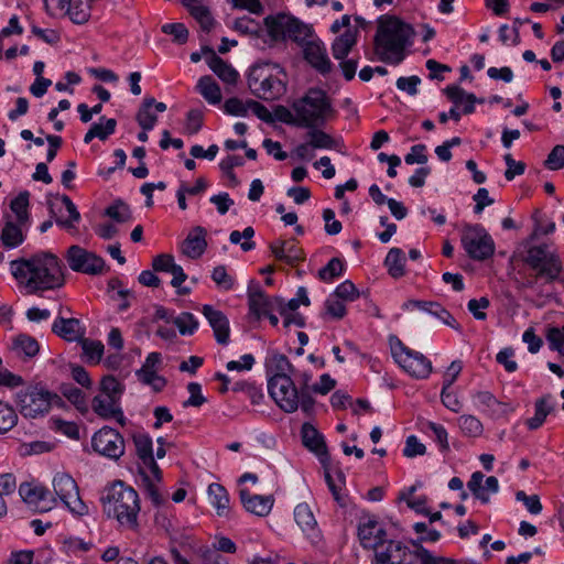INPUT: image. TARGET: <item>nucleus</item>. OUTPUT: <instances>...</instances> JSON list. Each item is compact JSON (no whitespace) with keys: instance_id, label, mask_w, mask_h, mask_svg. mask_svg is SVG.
I'll use <instances>...</instances> for the list:
<instances>
[{"instance_id":"f257e3e1","label":"nucleus","mask_w":564,"mask_h":564,"mask_svg":"<svg viewBox=\"0 0 564 564\" xmlns=\"http://www.w3.org/2000/svg\"><path fill=\"white\" fill-rule=\"evenodd\" d=\"M10 272L29 294L53 291L65 284L64 265L57 256L48 251L12 260Z\"/></svg>"},{"instance_id":"f03ea898","label":"nucleus","mask_w":564,"mask_h":564,"mask_svg":"<svg viewBox=\"0 0 564 564\" xmlns=\"http://www.w3.org/2000/svg\"><path fill=\"white\" fill-rule=\"evenodd\" d=\"M414 35L412 26L395 17H381L375 35V54L388 64L398 65L404 59L405 47Z\"/></svg>"},{"instance_id":"7ed1b4c3","label":"nucleus","mask_w":564,"mask_h":564,"mask_svg":"<svg viewBox=\"0 0 564 564\" xmlns=\"http://www.w3.org/2000/svg\"><path fill=\"white\" fill-rule=\"evenodd\" d=\"M104 512L116 519L123 529H139L140 499L138 492L123 481H116L100 499Z\"/></svg>"},{"instance_id":"20e7f679","label":"nucleus","mask_w":564,"mask_h":564,"mask_svg":"<svg viewBox=\"0 0 564 564\" xmlns=\"http://www.w3.org/2000/svg\"><path fill=\"white\" fill-rule=\"evenodd\" d=\"M292 108L297 116L296 126L313 128L324 122L334 113L332 102L326 93L318 88H311Z\"/></svg>"},{"instance_id":"39448f33","label":"nucleus","mask_w":564,"mask_h":564,"mask_svg":"<svg viewBox=\"0 0 564 564\" xmlns=\"http://www.w3.org/2000/svg\"><path fill=\"white\" fill-rule=\"evenodd\" d=\"M263 22L273 41L291 40L303 45L313 35L311 26L286 13L268 15Z\"/></svg>"},{"instance_id":"423d86ee","label":"nucleus","mask_w":564,"mask_h":564,"mask_svg":"<svg viewBox=\"0 0 564 564\" xmlns=\"http://www.w3.org/2000/svg\"><path fill=\"white\" fill-rule=\"evenodd\" d=\"M62 403L63 400L58 394L44 388L31 387L18 394V405L24 417L42 416L48 412L53 404L59 405Z\"/></svg>"},{"instance_id":"0eeeda50","label":"nucleus","mask_w":564,"mask_h":564,"mask_svg":"<svg viewBox=\"0 0 564 564\" xmlns=\"http://www.w3.org/2000/svg\"><path fill=\"white\" fill-rule=\"evenodd\" d=\"M391 354L395 362L415 379H426L433 370L432 362L423 354L408 348L398 338L391 343Z\"/></svg>"},{"instance_id":"6e6552de","label":"nucleus","mask_w":564,"mask_h":564,"mask_svg":"<svg viewBox=\"0 0 564 564\" xmlns=\"http://www.w3.org/2000/svg\"><path fill=\"white\" fill-rule=\"evenodd\" d=\"M462 245L468 257L482 261L495 252V242L486 229L480 225H468L463 229Z\"/></svg>"},{"instance_id":"1a4fd4ad","label":"nucleus","mask_w":564,"mask_h":564,"mask_svg":"<svg viewBox=\"0 0 564 564\" xmlns=\"http://www.w3.org/2000/svg\"><path fill=\"white\" fill-rule=\"evenodd\" d=\"M248 86L251 93L261 99H275L284 90L283 83L265 66L256 65L248 74Z\"/></svg>"},{"instance_id":"9d476101","label":"nucleus","mask_w":564,"mask_h":564,"mask_svg":"<svg viewBox=\"0 0 564 564\" xmlns=\"http://www.w3.org/2000/svg\"><path fill=\"white\" fill-rule=\"evenodd\" d=\"M268 390L275 403L286 413L299 408V390L291 377L272 376L268 381Z\"/></svg>"},{"instance_id":"9b49d317","label":"nucleus","mask_w":564,"mask_h":564,"mask_svg":"<svg viewBox=\"0 0 564 564\" xmlns=\"http://www.w3.org/2000/svg\"><path fill=\"white\" fill-rule=\"evenodd\" d=\"M55 495L77 516H84L88 512L87 506L79 497L76 481L67 474H57L53 479Z\"/></svg>"},{"instance_id":"f8f14e48","label":"nucleus","mask_w":564,"mask_h":564,"mask_svg":"<svg viewBox=\"0 0 564 564\" xmlns=\"http://www.w3.org/2000/svg\"><path fill=\"white\" fill-rule=\"evenodd\" d=\"M93 449L110 459H119L124 454V440L115 429L104 426L91 437Z\"/></svg>"},{"instance_id":"ddd939ff","label":"nucleus","mask_w":564,"mask_h":564,"mask_svg":"<svg viewBox=\"0 0 564 564\" xmlns=\"http://www.w3.org/2000/svg\"><path fill=\"white\" fill-rule=\"evenodd\" d=\"M69 268L75 272L90 275L102 273L105 260L77 245L70 246L65 254Z\"/></svg>"},{"instance_id":"4468645a","label":"nucleus","mask_w":564,"mask_h":564,"mask_svg":"<svg viewBox=\"0 0 564 564\" xmlns=\"http://www.w3.org/2000/svg\"><path fill=\"white\" fill-rule=\"evenodd\" d=\"M19 495L25 503L37 512L50 511L55 506V499L51 496L50 491L41 486L23 482L19 487Z\"/></svg>"},{"instance_id":"2eb2a0df","label":"nucleus","mask_w":564,"mask_h":564,"mask_svg":"<svg viewBox=\"0 0 564 564\" xmlns=\"http://www.w3.org/2000/svg\"><path fill=\"white\" fill-rule=\"evenodd\" d=\"M302 46L304 58L312 67L321 74L330 72L332 63L324 44L319 40H307Z\"/></svg>"},{"instance_id":"dca6fc26","label":"nucleus","mask_w":564,"mask_h":564,"mask_svg":"<svg viewBox=\"0 0 564 564\" xmlns=\"http://www.w3.org/2000/svg\"><path fill=\"white\" fill-rule=\"evenodd\" d=\"M301 436L303 445L313 452L323 465L329 462L324 436L311 423L306 422L302 425Z\"/></svg>"},{"instance_id":"f3484780","label":"nucleus","mask_w":564,"mask_h":564,"mask_svg":"<svg viewBox=\"0 0 564 564\" xmlns=\"http://www.w3.org/2000/svg\"><path fill=\"white\" fill-rule=\"evenodd\" d=\"M91 409L104 420L116 419L121 426L126 425V417L119 400L97 394L91 400Z\"/></svg>"},{"instance_id":"a211bd4d","label":"nucleus","mask_w":564,"mask_h":564,"mask_svg":"<svg viewBox=\"0 0 564 564\" xmlns=\"http://www.w3.org/2000/svg\"><path fill=\"white\" fill-rule=\"evenodd\" d=\"M202 53L206 55L209 68L228 85H235L239 78L238 72L226 61L220 58L209 46H203Z\"/></svg>"},{"instance_id":"6ab92c4d","label":"nucleus","mask_w":564,"mask_h":564,"mask_svg":"<svg viewBox=\"0 0 564 564\" xmlns=\"http://www.w3.org/2000/svg\"><path fill=\"white\" fill-rule=\"evenodd\" d=\"M202 313L208 321L214 330L215 338L218 344L227 345L229 341V321L226 315L214 308L212 305H204Z\"/></svg>"},{"instance_id":"aec40b11","label":"nucleus","mask_w":564,"mask_h":564,"mask_svg":"<svg viewBox=\"0 0 564 564\" xmlns=\"http://www.w3.org/2000/svg\"><path fill=\"white\" fill-rule=\"evenodd\" d=\"M275 301H278V297L267 296L260 286L257 285L254 289L249 288V311L257 319H260L263 315H269L270 312L276 311Z\"/></svg>"},{"instance_id":"412c9836","label":"nucleus","mask_w":564,"mask_h":564,"mask_svg":"<svg viewBox=\"0 0 564 564\" xmlns=\"http://www.w3.org/2000/svg\"><path fill=\"white\" fill-rule=\"evenodd\" d=\"M239 496L245 509L258 517L268 516L274 503L273 496L251 495L248 489H240Z\"/></svg>"},{"instance_id":"4be33fe9","label":"nucleus","mask_w":564,"mask_h":564,"mask_svg":"<svg viewBox=\"0 0 564 564\" xmlns=\"http://www.w3.org/2000/svg\"><path fill=\"white\" fill-rule=\"evenodd\" d=\"M207 231L200 226L194 227L182 243V252L189 259H198L207 248Z\"/></svg>"},{"instance_id":"5701e85b","label":"nucleus","mask_w":564,"mask_h":564,"mask_svg":"<svg viewBox=\"0 0 564 564\" xmlns=\"http://www.w3.org/2000/svg\"><path fill=\"white\" fill-rule=\"evenodd\" d=\"M484 474L481 471L473 473L469 481L467 482L468 489L473 492L475 498L479 499L482 503H488L490 498L487 491L492 494L498 492L499 482L495 476H490L485 480V487H482Z\"/></svg>"},{"instance_id":"b1692460","label":"nucleus","mask_w":564,"mask_h":564,"mask_svg":"<svg viewBox=\"0 0 564 564\" xmlns=\"http://www.w3.org/2000/svg\"><path fill=\"white\" fill-rule=\"evenodd\" d=\"M358 536L364 549L375 550L382 543L387 532L376 520H368L359 524Z\"/></svg>"},{"instance_id":"393cba45","label":"nucleus","mask_w":564,"mask_h":564,"mask_svg":"<svg viewBox=\"0 0 564 564\" xmlns=\"http://www.w3.org/2000/svg\"><path fill=\"white\" fill-rule=\"evenodd\" d=\"M4 226L1 230L0 241L7 249H13L24 241L23 228L26 226L20 225L12 219L11 215H4Z\"/></svg>"},{"instance_id":"a878e982","label":"nucleus","mask_w":564,"mask_h":564,"mask_svg":"<svg viewBox=\"0 0 564 564\" xmlns=\"http://www.w3.org/2000/svg\"><path fill=\"white\" fill-rule=\"evenodd\" d=\"M52 332L67 341H80L84 333L79 319L64 317H57L54 321Z\"/></svg>"},{"instance_id":"bb28decb","label":"nucleus","mask_w":564,"mask_h":564,"mask_svg":"<svg viewBox=\"0 0 564 564\" xmlns=\"http://www.w3.org/2000/svg\"><path fill=\"white\" fill-rule=\"evenodd\" d=\"M62 204L64 205L68 217L65 218L63 214L61 213V209L56 210V204L50 203V212L52 214V217L55 218V223L58 226H62L64 228L70 229L74 228V223H77L80 219V214L77 210L75 204L72 202V199L67 195H62L59 197Z\"/></svg>"},{"instance_id":"cd10ccee","label":"nucleus","mask_w":564,"mask_h":564,"mask_svg":"<svg viewBox=\"0 0 564 564\" xmlns=\"http://www.w3.org/2000/svg\"><path fill=\"white\" fill-rule=\"evenodd\" d=\"M357 29H347L337 36L332 45L333 56L336 59H344L357 42Z\"/></svg>"},{"instance_id":"c85d7f7f","label":"nucleus","mask_w":564,"mask_h":564,"mask_svg":"<svg viewBox=\"0 0 564 564\" xmlns=\"http://www.w3.org/2000/svg\"><path fill=\"white\" fill-rule=\"evenodd\" d=\"M208 499L210 505L216 508L219 517L229 512V495L226 488L220 484H210L208 486Z\"/></svg>"},{"instance_id":"c756f323","label":"nucleus","mask_w":564,"mask_h":564,"mask_svg":"<svg viewBox=\"0 0 564 564\" xmlns=\"http://www.w3.org/2000/svg\"><path fill=\"white\" fill-rule=\"evenodd\" d=\"M533 270L536 271V278H545L546 282H553L558 279L562 272V263L557 256L551 253Z\"/></svg>"},{"instance_id":"7c9ffc66","label":"nucleus","mask_w":564,"mask_h":564,"mask_svg":"<svg viewBox=\"0 0 564 564\" xmlns=\"http://www.w3.org/2000/svg\"><path fill=\"white\" fill-rule=\"evenodd\" d=\"M196 88L209 104L217 105L221 101V90L212 76H203L198 79Z\"/></svg>"},{"instance_id":"2f4dec72","label":"nucleus","mask_w":564,"mask_h":564,"mask_svg":"<svg viewBox=\"0 0 564 564\" xmlns=\"http://www.w3.org/2000/svg\"><path fill=\"white\" fill-rule=\"evenodd\" d=\"M183 3L188 9L192 17L200 24L202 29L207 32L210 31L214 24L210 11L199 4L197 0H183Z\"/></svg>"},{"instance_id":"473e14b6","label":"nucleus","mask_w":564,"mask_h":564,"mask_svg":"<svg viewBox=\"0 0 564 564\" xmlns=\"http://www.w3.org/2000/svg\"><path fill=\"white\" fill-rule=\"evenodd\" d=\"M294 519L304 533L310 534L316 530L317 521L307 503L295 507Z\"/></svg>"},{"instance_id":"72a5a7b5","label":"nucleus","mask_w":564,"mask_h":564,"mask_svg":"<svg viewBox=\"0 0 564 564\" xmlns=\"http://www.w3.org/2000/svg\"><path fill=\"white\" fill-rule=\"evenodd\" d=\"M384 264L392 278L398 279L403 276L405 273V257L403 251L400 248H391L386 257Z\"/></svg>"},{"instance_id":"f704fd0d","label":"nucleus","mask_w":564,"mask_h":564,"mask_svg":"<svg viewBox=\"0 0 564 564\" xmlns=\"http://www.w3.org/2000/svg\"><path fill=\"white\" fill-rule=\"evenodd\" d=\"M12 348L18 356L32 358L39 354L40 345L35 338L21 334L14 338Z\"/></svg>"},{"instance_id":"c9c22d12","label":"nucleus","mask_w":564,"mask_h":564,"mask_svg":"<svg viewBox=\"0 0 564 564\" xmlns=\"http://www.w3.org/2000/svg\"><path fill=\"white\" fill-rule=\"evenodd\" d=\"M30 193L28 191L21 192L10 203V209L15 215V220L22 226H28L30 221L29 207Z\"/></svg>"},{"instance_id":"e433bc0d","label":"nucleus","mask_w":564,"mask_h":564,"mask_svg":"<svg viewBox=\"0 0 564 564\" xmlns=\"http://www.w3.org/2000/svg\"><path fill=\"white\" fill-rule=\"evenodd\" d=\"M155 104L153 97H147L143 99L141 107L139 108L135 119L142 130L150 131L154 128L158 117L151 112V107Z\"/></svg>"},{"instance_id":"4c0bfd02","label":"nucleus","mask_w":564,"mask_h":564,"mask_svg":"<svg viewBox=\"0 0 564 564\" xmlns=\"http://www.w3.org/2000/svg\"><path fill=\"white\" fill-rule=\"evenodd\" d=\"M550 400L551 395L547 394L535 401L534 416L527 421V425L530 430H536L544 423L547 414L553 410Z\"/></svg>"},{"instance_id":"58836bf2","label":"nucleus","mask_w":564,"mask_h":564,"mask_svg":"<svg viewBox=\"0 0 564 564\" xmlns=\"http://www.w3.org/2000/svg\"><path fill=\"white\" fill-rule=\"evenodd\" d=\"M91 6L88 1L72 0L66 14L76 24L86 23L90 18Z\"/></svg>"},{"instance_id":"ea45409f","label":"nucleus","mask_w":564,"mask_h":564,"mask_svg":"<svg viewBox=\"0 0 564 564\" xmlns=\"http://www.w3.org/2000/svg\"><path fill=\"white\" fill-rule=\"evenodd\" d=\"M306 137L312 144L313 149H335L337 141L328 133L323 130L316 129V127L308 128Z\"/></svg>"},{"instance_id":"a19ab883","label":"nucleus","mask_w":564,"mask_h":564,"mask_svg":"<svg viewBox=\"0 0 564 564\" xmlns=\"http://www.w3.org/2000/svg\"><path fill=\"white\" fill-rule=\"evenodd\" d=\"M268 367L273 376L291 377L295 372L288 357L282 354H273L268 361Z\"/></svg>"},{"instance_id":"79ce46f5","label":"nucleus","mask_w":564,"mask_h":564,"mask_svg":"<svg viewBox=\"0 0 564 564\" xmlns=\"http://www.w3.org/2000/svg\"><path fill=\"white\" fill-rule=\"evenodd\" d=\"M61 393L82 413L87 412V402L85 393L72 386V384H62Z\"/></svg>"},{"instance_id":"37998d69","label":"nucleus","mask_w":564,"mask_h":564,"mask_svg":"<svg viewBox=\"0 0 564 564\" xmlns=\"http://www.w3.org/2000/svg\"><path fill=\"white\" fill-rule=\"evenodd\" d=\"M105 215L120 224L127 223L132 218L130 207L121 199H118L108 206L105 209Z\"/></svg>"},{"instance_id":"c03bdc74","label":"nucleus","mask_w":564,"mask_h":564,"mask_svg":"<svg viewBox=\"0 0 564 564\" xmlns=\"http://www.w3.org/2000/svg\"><path fill=\"white\" fill-rule=\"evenodd\" d=\"M123 384H121L115 377L106 376L101 379L100 382V393L101 395L119 400L123 393Z\"/></svg>"},{"instance_id":"a18cd8bd","label":"nucleus","mask_w":564,"mask_h":564,"mask_svg":"<svg viewBox=\"0 0 564 564\" xmlns=\"http://www.w3.org/2000/svg\"><path fill=\"white\" fill-rule=\"evenodd\" d=\"M133 443L135 446V453L138 457L142 460V463L147 460H152L153 457V448H152V440L147 434H137L133 436Z\"/></svg>"},{"instance_id":"49530a36","label":"nucleus","mask_w":564,"mask_h":564,"mask_svg":"<svg viewBox=\"0 0 564 564\" xmlns=\"http://www.w3.org/2000/svg\"><path fill=\"white\" fill-rule=\"evenodd\" d=\"M79 343L87 359L93 364H98L104 354V344L88 338H82Z\"/></svg>"},{"instance_id":"de8ad7c7","label":"nucleus","mask_w":564,"mask_h":564,"mask_svg":"<svg viewBox=\"0 0 564 564\" xmlns=\"http://www.w3.org/2000/svg\"><path fill=\"white\" fill-rule=\"evenodd\" d=\"M458 426L463 434L469 437H477L482 433V424L474 415H462L458 419Z\"/></svg>"},{"instance_id":"09e8293b","label":"nucleus","mask_w":564,"mask_h":564,"mask_svg":"<svg viewBox=\"0 0 564 564\" xmlns=\"http://www.w3.org/2000/svg\"><path fill=\"white\" fill-rule=\"evenodd\" d=\"M51 427L72 440L78 441L80 438L79 427L75 422L65 421L59 417H52Z\"/></svg>"},{"instance_id":"8fccbe9b","label":"nucleus","mask_w":564,"mask_h":564,"mask_svg":"<svg viewBox=\"0 0 564 564\" xmlns=\"http://www.w3.org/2000/svg\"><path fill=\"white\" fill-rule=\"evenodd\" d=\"M224 111L230 116L247 117L250 111L249 99L242 100L237 97H231L225 101Z\"/></svg>"},{"instance_id":"3c124183","label":"nucleus","mask_w":564,"mask_h":564,"mask_svg":"<svg viewBox=\"0 0 564 564\" xmlns=\"http://www.w3.org/2000/svg\"><path fill=\"white\" fill-rule=\"evenodd\" d=\"M18 415L13 408L0 401V434H4L15 426Z\"/></svg>"},{"instance_id":"603ef678","label":"nucleus","mask_w":564,"mask_h":564,"mask_svg":"<svg viewBox=\"0 0 564 564\" xmlns=\"http://www.w3.org/2000/svg\"><path fill=\"white\" fill-rule=\"evenodd\" d=\"M344 272V263L339 258H333L328 263L318 271V276L323 281H332L334 278L340 276Z\"/></svg>"},{"instance_id":"864d4df0","label":"nucleus","mask_w":564,"mask_h":564,"mask_svg":"<svg viewBox=\"0 0 564 564\" xmlns=\"http://www.w3.org/2000/svg\"><path fill=\"white\" fill-rule=\"evenodd\" d=\"M182 335H192L198 327V322L192 313L184 312L174 319Z\"/></svg>"},{"instance_id":"5fc2aeb1","label":"nucleus","mask_w":564,"mask_h":564,"mask_svg":"<svg viewBox=\"0 0 564 564\" xmlns=\"http://www.w3.org/2000/svg\"><path fill=\"white\" fill-rule=\"evenodd\" d=\"M232 391L245 392L252 404H259L263 399V393L261 389L256 387L253 383L247 381L236 382L232 387Z\"/></svg>"},{"instance_id":"6e6d98bb","label":"nucleus","mask_w":564,"mask_h":564,"mask_svg":"<svg viewBox=\"0 0 564 564\" xmlns=\"http://www.w3.org/2000/svg\"><path fill=\"white\" fill-rule=\"evenodd\" d=\"M117 121L116 119H106L105 117L100 118V122L93 123L90 129L95 133L96 138L100 140H106L110 134H112L116 130Z\"/></svg>"},{"instance_id":"4d7b16f0","label":"nucleus","mask_w":564,"mask_h":564,"mask_svg":"<svg viewBox=\"0 0 564 564\" xmlns=\"http://www.w3.org/2000/svg\"><path fill=\"white\" fill-rule=\"evenodd\" d=\"M162 32L173 36V41L177 44L186 43L188 39V30L183 23H167L162 26Z\"/></svg>"},{"instance_id":"13d9d810","label":"nucleus","mask_w":564,"mask_h":564,"mask_svg":"<svg viewBox=\"0 0 564 564\" xmlns=\"http://www.w3.org/2000/svg\"><path fill=\"white\" fill-rule=\"evenodd\" d=\"M161 360L160 352H150L142 367L135 372L137 377L140 379L156 373Z\"/></svg>"},{"instance_id":"bf43d9fd","label":"nucleus","mask_w":564,"mask_h":564,"mask_svg":"<svg viewBox=\"0 0 564 564\" xmlns=\"http://www.w3.org/2000/svg\"><path fill=\"white\" fill-rule=\"evenodd\" d=\"M551 253L547 252L546 250V247L545 246H534V247H531L528 252H527V256L524 258V262L531 268V269H534V268H538L541 262L546 259V257H549Z\"/></svg>"},{"instance_id":"052dcab7","label":"nucleus","mask_w":564,"mask_h":564,"mask_svg":"<svg viewBox=\"0 0 564 564\" xmlns=\"http://www.w3.org/2000/svg\"><path fill=\"white\" fill-rule=\"evenodd\" d=\"M325 310L333 318L341 319L346 315L344 301L334 294H330L325 302Z\"/></svg>"},{"instance_id":"680f3d73","label":"nucleus","mask_w":564,"mask_h":564,"mask_svg":"<svg viewBox=\"0 0 564 564\" xmlns=\"http://www.w3.org/2000/svg\"><path fill=\"white\" fill-rule=\"evenodd\" d=\"M546 339L552 350L558 351L564 356V325L562 328L551 327L547 330Z\"/></svg>"},{"instance_id":"e2e57ef3","label":"nucleus","mask_w":564,"mask_h":564,"mask_svg":"<svg viewBox=\"0 0 564 564\" xmlns=\"http://www.w3.org/2000/svg\"><path fill=\"white\" fill-rule=\"evenodd\" d=\"M333 294L343 300L344 302H352L359 297V292L356 285L350 280H346L343 283H340L335 289Z\"/></svg>"},{"instance_id":"0e129e2a","label":"nucleus","mask_w":564,"mask_h":564,"mask_svg":"<svg viewBox=\"0 0 564 564\" xmlns=\"http://www.w3.org/2000/svg\"><path fill=\"white\" fill-rule=\"evenodd\" d=\"M241 165H243V159L239 155H229L226 159H224L219 164L221 171L227 175V177L234 185H237L239 182L237 180L236 174L231 172V169Z\"/></svg>"},{"instance_id":"69168bd1","label":"nucleus","mask_w":564,"mask_h":564,"mask_svg":"<svg viewBox=\"0 0 564 564\" xmlns=\"http://www.w3.org/2000/svg\"><path fill=\"white\" fill-rule=\"evenodd\" d=\"M189 398L183 402V408L195 406L198 408L206 402L205 397L202 394V387L197 382H189L187 384Z\"/></svg>"},{"instance_id":"338daca9","label":"nucleus","mask_w":564,"mask_h":564,"mask_svg":"<svg viewBox=\"0 0 564 564\" xmlns=\"http://www.w3.org/2000/svg\"><path fill=\"white\" fill-rule=\"evenodd\" d=\"M545 166L550 170H560L564 167V145H555L545 161Z\"/></svg>"},{"instance_id":"774afa93","label":"nucleus","mask_w":564,"mask_h":564,"mask_svg":"<svg viewBox=\"0 0 564 564\" xmlns=\"http://www.w3.org/2000/svg\"><path fill=\"white\" fill-rule=\"evenodd\" d=\"M212 279L218 286L223 288L224 290H230L234 286V280L227 273L224 265L214 268Z\"/></svg>"}]
</instances>
